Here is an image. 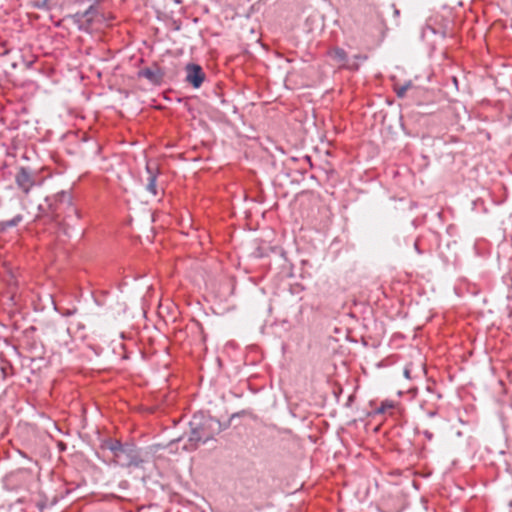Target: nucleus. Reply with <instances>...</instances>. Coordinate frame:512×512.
<instances>
[{
    "label": "nucleus",
    "mask_w": 512,
    "mask_h": 512,
    "mask_svg": "<svg viewBox=\"0 0 512 512\" xmlns=\"http://www.w3.org/2000/svg\"><path fill=\"white\" fill-rule=\"evenodd\" d=\"M327 55L338 68H346L350 70H357L359 68V64L350 62L347 53L340 47H333L329 49Z\"/></svg>",
    "instance_id": "1"
},
{
    "label": "nucleus",
    "mask_w": 512,
    "mask_h": 512,
    "mask_svg": "<svg viewBox=\"0 0 512 512\" xmlns=\"http://www.w3.org/2000/svg\"><path fill=\"white\" fill-rule=\"evenodd\" d=\"M186 73V81L194 88H199L205 78L202 68L196 64H189L186 67Z\"/></svg>",
    "instance_id": "2"
},
{
    "label": "nucleus",
    "mask_w": 512,
    "mask_h": 512,
    "mask_svg": "<svg viewBox=\"0 0 512 512\" xmlns=\"http://www.w3.org/2000/svg\"><path fill=\"white\" fill-rule=\"evenodd\" d=\"M138 75L140 77L146 78L152 84L158 85L163 80L164 72L159 66L153 65L151 67H146L140 70Z\"/></svg>",
    "instance_id": "3"
},
{
    "label": "nucleus",
    "mask_w": 512,
    "mask_h": 512,
    "mask_svg": "<svg viewBox=\"0 0 512 512\" xmlns=\"http://www.w3.org/2000/svg\"><path fill=\"white\" fill-rule=\"evenodd\" d=\"M15 179L18 187L25 193H28L34 185L30 172L23 167L18 170Z\"/></svg>",
    "instance_id": "4"
},
{
    "label": "nucleus",
    "mask_w": 512,
    "mask_h": 512,
    "mask_svg": "<svg viewBox=\"0 0 512 512\" xmlns=\"http://www.w3.org/2000/svg\"><path fill=\"white\" fill-rule=\"evenodd\" d=\"M110 449L114 452V457H115V461L118 462V463H121L122 465H127V466H130V465H138L139 464V461L135 460L134 458H132L130 461H128L127 463H124L123 462V457L124 456H128V454L130 452H132V450H127V449H124L122 447V445L119 443V442H115L111 447Z\"/></svg>",
    "instance_id": "5"
},
{
    "label": "nucleus",
    "mask_w": 512,
    "mask_h": 512,
    "mask_svg": "<svg viewBox=\"0 0 512 512\" xmlns=\"http://www.w3.org/2000/svg\"><path fill=\"white\" fill-rule=\"evenodd\" d=\"M206 440H207V439H202V438L199 436L198 432L194 430V431L192 432V434H191L190 438H189V442L191 443V444H190V446H189V448H190V449H194V448H196V447H197V445H198V443H199V442H203V443H205V442H206Z\"/></svg>",
    "instance_id": "6"
},
{
    "label": "nucleus",
    "mask_w": 512,
    "mask_h": 512,
    "mask_svg": "<svg viewBox=\"0 0 512 512\" xmlns=\"http://www.w3.org/2000/svg\"><path fill=\"white\" fill-rule=\"evenodd\" d=\"M148 184L146 186L147 190L152 194V195H156L157 194V190H156V176L153 175V174H150L149 176V179H148Z\"/></svg>",
    "instance_id": "7"
},
{
    "label": "nucleus",
    "mask_w": 512,
    "mask_h": 512,
    "mask_svg": "<svg viewBox=\"0 0 512 512\" xmlns=\"http://www.w3.org/2000/svg\"><path fill=\"white\" fill-rule=\"evenodd\" d=\"M22 221V216L21 215H17L15 216L13 219L11 220H8V221H4L1 223V225L4 227V228H7V227H13V226H16L18 225L20 222Z\"/></svg>",
    "instance_id": "8"
},
{
    "label": "nucleus",
    "mask_w": 512,
    "mask_h": 512,
    "mask_svg": "<svg viewBox=\"0 0 512 512\" xmlns=\"http://www.w3.org/2000/svg\"><path fill=\"white\" fill-rule=\"evenodd\" d=\"M411 83H407L402 86H396V93L398 97H404L407 90L411 87Z\"/></svg>",
    "instance_id": "9"
},
{
    "label": "nucleus",
    "mask_w": 512,
    "mask_h": 512,
    "mask_svg": "<svg viewBox=\"0 0 512 512\" xmlns=\"http://www.w3.org/2000/svg\"><path fill=\"white\" fill-rule=\"evenodd\" d=\"M367 59L366 55L358 54L353 57V59L350 60V62H355L360 65V62H363Z\"/></svg>",
    "instance_id": "10"
},
{
    "label": "nucleus",
    "mask_w": 512,
    "mask_h": 512,
    "mask_svg": "<svg viewBox=\"0 0 512 512\" xmlns=\"http://www.w3.org/2000/svg\"><path fill=\"white\" fill-rule=\"evenodd\" d=\"M382 407L384 408H388V405H385V404H382Z\"/></svg>",
    "instance_id": "11"
},
{
    "label": "nucleus",
    "mask_w": 512,
    "mask_h": 512,
    "mask_svg": "<svg viewBox=\"0 0 512 512\" xmlns=\"http://www.w3.org/2000/svg\"><path fill=\"white\" fill-rule=\"evenodd\" d=\"M382 407L384 408H388V405H385V404H382Z\"/></svg>",
    "instance_id": "12"
}]
</instances>
